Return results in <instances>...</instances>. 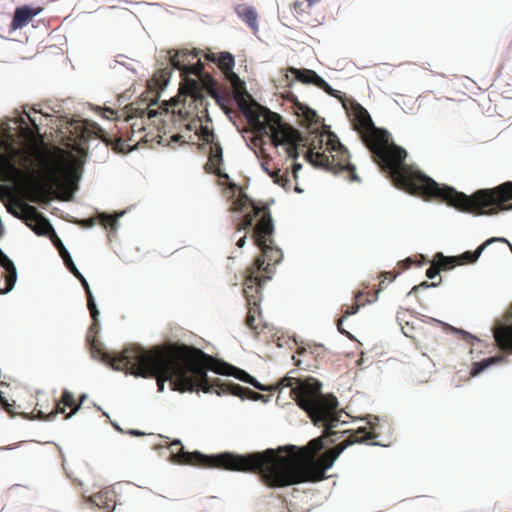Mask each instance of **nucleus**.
<instances>
[{"mask_svg": "<svg viewBox=\"0 0 512 512\" xmlns=\"http://www.w3.org/2000/svg\"><path fill=\"white\" fill-rule=\"evenodd\" d=\"M334 413L338 421L333 422L334 425L329 429V434L327 429L329 424L319 422L317 425L324 427L323 435L312 439L305 447L300 449L295 446H288L247 455L226 452L208 456L197 451L185 452L181 442L174 441L170 445L172 459L179 464L257 473L262 481L271 488L305 482H318L325 478L326 470L332 467L335 460L348 446L356 443L380 445L379 442L375 441L379 436L378 418L375 417V421L368 423L369 428H358L341 443L316 458V454L324 447V439L333 444L346 432V430H335L340 423L341 415L337 408Z\"/></svg>", "mask_w": 512, "mask_h": 512, "instance_id": "nucleus-1", "label": "nucleus"}, {"mask_svg": "<svg viewBox=\"0 0 512 512\" xmlns=\"http://www.w3.org/2000/svg\"><path fill=\"white\" fill-rule=\"evenodd\" d=\"M240 107L254 132L269 135L275 147L284 146L289 158H298L299 151L308 148L306 158L313 166L342 175L350 182H360L348 150L335 134L321 133L305 137L283 122L279 114L263 106L251 105L243 100Z\"/></svg>", "mask_w": 512, "mask_h": 512, "instance_id": "nucleus-2", "label": "nucleus"}, {"mask_svg": "<svg viewBox=\"0 0 512 512\" xmlns=\"http://www.w3.org/2000/svg\"><path fill=\"white\" fill-rule=\"evenodd\" d=\"M227 188L231 192V198H235L231 203L229 211L242 214L239 219L234 220L236 228L234 235L242 230H250L255 218L259 217L254 226L252 238L255 245L260 248L261 255L247 268L243 289L248 305L245 323L251 330L256 332L261 317L262 285L271 278L270 274L273 273L271 266L278 264L282 260L283 253L280 248L274 245V224L268 206L256 205L244 193L242 188L235 183H228Z\"/></svg>", "mask_w": 512, "mask_h": 512, "instance_id": "nucleus-3", "label": "nucleus"}, {"mask_svg": "<svg viewBox=\"0 0 512 512\" xmlns=\"http://www.w3.org/2000/svg\"><path fill=\"white\" fill-rule=\"evenodd\" d=\"M198 348L176 343L146 350L143 347L128 349L116 359V368H127L125 373L157 380L158 391L164 390L166 381L172 390L179 392L202 391Z\"/></svg>", "mask_w": 512, "mask_h": 512, "instance_id": "nucleus-4", "label": "nucleus"}, {"mask_svg": "<svg viewBox=\"0 0 512 512\" xmlns=\"http://www.w3.org/2000/svg\"><path fill=\"white\" fill-rule=\"evenodd\" d=\"M350 116L355 130L371 151L375 162L390 173L395 185L410 194L422 197L432 178L410 171L403 165L406 151L390 141V134L386 130L375 127L363 106L353 102Z\"/></svg>", "mask_w": 512, "mask_h": 512, "instance_id": "nucleus-5", "label": "nucleus"}, {"mask_svg": "<svg viewBox=\"0 0 512 512\" xmlns=\"http://www.w3.org/2000/svg\"><path fill=\"white\" fill-rule=\"evenodd\" d=\"M424 199L443 201L459 211L475 215H495L500 211L512 210V181H507L491 189H479L468 196L452 187L440 186L433 179L427 187Z\"/></svg>", "mask_w": 512, "mask_h": 512, "instance_id": "nucleus-6", "label": "nucleus"}, {"mask_svg": "<svg viewBox=\"0 0 512 512\" xmlns=\"http://www.w3.org/2000/svg\"><path fill=\"white\" fill-rule=\"evenodd\" d=\"M279 387H289L291 397L297 405L307 412L314 424L319 422L328 423L327 429L333 427V422L338 421L335 417V409L338 407L337 398L333 395L321 393V383L309 377L305 380L286 376L279 382Z\"/></svg>", "mask_w": 512, "mask_h": 512, "instance_id": "nucleus-7", "label": "nucleus"}, {"mask_svg": "<svg viewBox=\"0 0 512 512\" xmlns=\"http://www.w3.org/2000/svg\"><path fill=\"white\" fill-rule=\"evenodd\" d=\"M200 362L201 376H203L202 391L205 393H216L217 395L232 394L242 399L244 398H256L259 396L258 393L253 392L249 388L242 387L239 384L232 383L230 381L220 382L218 378L210 380L207 376V371H213L220 375H231L237 379L249 383L259 390L266 391L267 388L259 384L251 375L244 370L234 367L224 361L214 358L211 355L206 354L202 350L196 351Z\"/></svg>", "mask_w": 512, "mask_h": 512, "instance_id": "nucleus-8", "label": "nucleus"}, {"mask_svg": "<svg viewBox=\"0 0 512 512\" xmlns=\"http://www.w3.org/2000/svg\"><path fill=\"white\" fill-rule=\"evenodd\" d=\"M68 172L69 169L57 160H53L48 166L44 180L32 172L33 180L28 181L24 187L27 199L33 203H47L53 198L70 201L71 185L63 178Z\"/></svg>", "mask_w": 512, "mask_h": 512, "instance_id": "nucleus-9", "label": "nucleus"}, {"mask_svg": "<svg viewBox=\"0 0 512 512\" xmlns=\"http://www.w3.org/2000/svg\"><path fill=\"white\" fill-rule=\"evenodd\" d=\"M170 63L173 68L182 72L181 93L190 98V103L195 104L197 114L207 113L208 100L203 96L198 80L189 77L200 76L204 69L203 63L198 59V53L188 50L177 51L170 56Z\"/></svg>", "mask_w": 512, "mask_h": 512, "instance_id": "nucleus-10", "label": "nucleus"}, {"mask_svg": "<svg viewBox=\"0 0 512 512\" xmlns=\"http://www.w3.org/2000/svg\"><path fill=\"white\" fill-rule=\"evenodd\" d=\"M20 155V150L14 143L0 138V181H8L9 173L21 174L22 171L16 167L14 160ZM12 190L9 186L0 184V200L10 197Z\"/></svg>", "mask_w": 512, "mask_h": 512, "instance_id": "nucleus-11", "label": "nucleus"}, {"mask_svg": "<svg viewBox=\"0 0 512 512\" xmlns=\"http://www.w3.org/2000/svg\"><path fill=\"white\" fill-rule=\"evenodd\" d=\"M19 208L22 210L21 213L14 210L11 205L7 206V210L13 216L25 221L26 225L37 235L46 236L56 234L49 221L38 212L35 206L29 205L24 202H18Z\"/></svg>", "mask_w": 512, "mask_h": 512, "instance_id": "nucleus-12", "label": "nucleus"}, {"mask_svg": "<svg viewBox=\"0 0 512 512\" xmlns=\"http://www.w3.org/2000/svg\"><path fill=\"white\" fill-rule=\"evenodd\" d=\"M52 242L55 245V247L58 249L59 254H60L61 258L63 259L68 270L81 282L83 288L85 289L86 296H87V306L90 311V315L93 319V324L90 327V330H92L97 326L99 311L96 307L90 286H89L87 280L84 278V276L80 273V271L75 266L69 252L67 251L64 244L62 243V241L59 239V237L56 234L53 235Z\"/></svg>", "mask_w": 512, "mask_h": 512, "instance_id": "nucleus-13", "label": "nucleus"}, {"mask_svg": "<svg viewBox=\"0 0 512 512\" xmlns=\"http://www.w3.org/2000/svg\"><path fill=\"white\" fill-rule=\"evenodd\" d=\"M136 120L130 123L129 127L131 130V135L128 136L127 139H123L122 137H116L108 135L103 130H100V138L103 142L106 143L107 146H111L115 152L125 153L127 151L132 150L137 146L141 141L144 140L145 136H141V134L145 130L144 120L142 118H135Z\"/></svg>", "mask_w": 512, "mask_h": 512, "instance_id": "nucleus-14", "label": "nucleus"}, {"mask_svg": "<svg viewBox=\"0 0 512 512\" xmlns=\"http://www.w3.org/2000/svg\"><path fill=\"white\" fill-rule=\"evenodd\" d=\"M289 71L295 75L298 81L304 84H313L329 95L335 96V90L315 71L310 69H297L294 67H290Z\"/></svg>", "mask_w": 512, "mask_h": 512, "instance_id": "nucleus-15", "label": "nucleus"}, {"mask_svg": "<svg viewBox=\"0 0 512 512\" xmlns=\"http://www.w3.org/2000/svg\"><path fill=\"white\" fill-rule=\"evenodd\" d=\"M87 340L90 344L91 354L94 358L99 359L100 361L109 364L114 370H119V371H124V372H126L127 368H116L113 365L115 360L122 357L128 349L139 347L138 345H132L130 347L125 348L120 354L111 356L109 353L104 351L101 342H99L95 337H87Z\"/></svg>", "mask_w": 512, "mask_h": 512, "instance_id": "nucleus-16", "label": "nucleus"}, {"mask_svg": "<svg viewBox=\"0 0 512 512\" xmlns=\"http://www.w3.org/2000/svg\"><path fill=\"white\" fill-rule=\"evenodd\" d=\"M223 163V152L220 143L210 145L208 161L205 164V171L217 175L221 179H229V175L223 172L220 166Z\"/></svg>", "mask_w": 512, "mask_h": 512, "instance_id": "nucleus-17", "label": "nucleus"}, {"mask_svg": "<svg viewBox=\"0 0 512 512\" xmlns=\"http://www.w3.org/2000/svg\"><path fill=\"white\" fill-rule=\"evenodd\" d=\"M103 512H111L116 506V492L112 487H105L89 498Z\"/></svg>", "mask_w": 512, "mask_h": 512, "instance_id": "nucleus-18", "label": "nucleus"}, {"mask_svg": "<svg viewBox=\"0 0 512 512\" xmlns=\"http://www.w3.org/2000/svg\"><path fill=\"white\" fill-rule=\"evenodd\" d=\"M41 11V7L32 8L28 5L17 7L11 22V28L17 30L26 26Z\"/></svg>", "mask_w": 512, "mask_h": 512, "instance_id": "nucleus-19", "label": "nucleus"}, {"mask_svg": "<svg viewBox=\"0 0 512 512\" xmlns=\"http://www.w3.org/2000/svg\"><path fill=\"white\" fill-rule=\"evenodd\" d=\"M152 102H147L146 100H141L138 102H133L126 106L127 116L124 122H128L134 118H144L147 116L148 119L153 118L156 115V111L151 109Z\"/></svg>", "mask_w": 512, "mask_h": 512, "instance_id": "nucleus-20", "label": "nucleus"}, {"mask_svg": "<svg viewBox=\"0 0 512 512\" xmlns=\"http://www.w3.org/2000/svg\"><path fill=\"white\" fill-rule=\"evenodd\" d=\"M235 12L254 33L258 32V14L253 6L239 4L235 8Z\"/></svg>", "mask_w": 512, "mask_h": 512, "instance_id": "nucleus-21", "label": "nucleus"}, {"mask_svg": "<svg viewBox=\"0 0 512 512\" xmlns=\"http://www.w3.org/2000/svg\"><path fill=\"white\" fill-rule=\"evenodd\" d=\"M26 116L32 127L28 126L24 117H20L17 121L19 123L20 135L27 140H34L39 134L38 119L37 117L30 116L29 114H26Z\"/></svg>", "mask_w": 512, "mask_h": 512, "instance_id": "nucleus-22", "label": "nucleus"}, {"mask_svg": "<svg viewBox=\"0 0 512 512\" xmlns=\"http://www.w3.org/2000/svg\"><path fill=\"white\" fill-rule=\"evenodd\" d=\"M494 241H502V242L509 243L504 238H491V239H488L483 244H481L474 252L466 251L463 254H461L460 256H455L456 258H459L457 263L459 265H463V264H466V263H474V262H476L478 260V258L480 257L482 251L486 248V246H488L490 243H492Z\"/></svg>", "mask_w": 512, "mask_h": 512, "instance_id": "nucleus-23", "label": "nucleus"}, {"mask_svg": "<svg viewBox=\"0 0 512 512\" xmlns=\"http://www.w3.org/2000/svg\"><path fill=\"white\" fill-rule=\"evenodd\" d=\"M223 74L225 75V78L230 82L231 86L233 87L234 91L237 94L238 106H240V103L243 100H245L247 103H249L251 105L260 106L256 102H254V101L249 102L244 98V96L242 95V91L244 90V82L239 78V76L233 70L226 71ZM239 108H241V107H239ZM240 110H242V109H240ZM241 112L243 113V111H241Z\"/></svg>", "mask_w": 512, "mask_h": 512, "instance_id": "nucleus-24", "label": "nucleus"}, {"mask_svg": "<svg viewBox=\"0 0 512 512\" xmlns=\"http://www.w3.org/2000/svg\"><path fill=\"white\" fill-rule=\"evenodd\" d=\"M199 82V85L202 89V94H204V89L207 91V93L215 98L218 99V91H217V81L210 75V74H204V70L202 71L200 76H196ZM206 99L207 97L203 95Z\"/></svg>", "mask_w": 512, "mask_h": 512, "instance_id": "nucleus-25", "label": "nucleus"}, {"mask_svg": "<svg viewBox=\"0 0 512 512\" xmlns=\"http://www.w3.org/2000/svg\"><path fill=\"white\" fill-rule=\"evenodd\" d=\"M295 106L297 108V114L302 116L309 125L318 123V115L314 110L299 102H295Z\"/></svg>", "mask_w": 512, "mask_h": 512, "instance_id": "nucleus-26", "label": "nucleus"}, {"mask_svg": "<svg viewBox=\"0 0 512 512\" xmlns=\"http://www.w3.org/2000/svg\"><path fill=\"white\" fill-rule=\"evenodd\" d=\"M60 401L65 407L71 408L70 413L65 416V419L70 418L80 409V404L76 403L73 394L68 390L62 392Z\"/></svg>", "mask_w": 512, "mask_h": 512, "instance_id": "nucleus-27", "label": "nucleus"}, {"mask_svg": "<svg viewBox=\"0 0 512 512\" xmlns=\"http://www.w3.org/2000/svg\"><path fill=\"white\" fill-rule=\"evenodd\" d=\"M217 66L224 73L226 71L233 70L235 65V59L229 52H221L217 57Z\"/></svg>", "mask_w": 512, "mask_h": 512, "instance_id": "nucleus-28", "label": "nucleus"}, {"mask_svg": "<svg viewBox=\"0 0 512 512\" xmlns=\"http://www.w3.org/2000/svg\"><path fill=\"white\" fill-rule=\"evenodd\" d=\"M434 259L440 267V270H450L459 265L457 263L459 258H456L455 256H444L440 252L435 255Z\"/></svg>", "mask_w": 512, "mask_h": 512, "instance_id": "nucleus-29", "label": "nucleus"}, {"mask_svg": "<svg viewBox=\"0 0 512 512\" xmlns=\"http://www.w3.org/2000/svg\"><path fill=\"white\" fill-rule=\"evenodd\" d=\"M64 412H65V406L59 400V401L55 402L54 409L48 414L44 413L41 410H38L37 417L40 420L50 421V420H53L57 414L64 413Z\"/></svg>", "mask_w": 512, "mask_h": 512, "instance_id": "nucleus-30", "label": "nucleus"}, {"mask_svg": "<svg viewBox=\"0 0 512 512\" xmlns=\"http://www.w3.org/2000/svg\"><path fill=\"white\" fill-rule=\"evenodd\" d=\"M171 75V69L165 68L160 69L156 71L153 77V81L155 82V85L159 88H163L167 85L169 78Z\"/></svg>", "mask_w": 512, "mask_h": 512, "instance_id": "nucleus-31", "label": "nucleus"}, {"mask_svg": "<svg viewBox=\"0 0 512 512\" xmlns=\"http://www.w3.org/2000/svg\"><path fill=\"white\" fill-rule=\"evenodd\" d=\"M498 361L497 358H494V357H491V358H488V359H484L480 362H476L473 364V368L471 370V375L472 376H476L478 375L479 373H481L483 370H485L486 368H488L490 365L496 363Z\"/></svg>", "mask_w": 512, "mask_h": 512, "instance_id": "nucleus-32", "label": "nucleus"}, {"mask_svg": "<svg viewBox=\"0 0 512 512\" xmlns=\"http://www.w3.org/2000/svg\"><path fill=\"white\" fill-rule=\"evenodd\" d=\"M264 168L276 184H279L281 186L286 185V183L288 182L287 173L282 174L280 169L270 171L267 167Z\"/></svg>", "mask_w": 512, "mask_h": 512, "instance_id": "nucleus-33", "label": "nucleus"}, {"mask_svg": "<svg viewBox=\"0 0 512 512\" xmlns=\"http://www.w3.org/2000/svg\"><path fill=\"white\" fill-rule=\"evenodd\" d=\"M98 219L100 221V224L104 228L110 227L111 229H115L118 224L117 217L112 216V215H107L105 213L99 214Z\"/></svg>", "mask_w": 512, "mask_h": 512, "instance_id": "nucleus-34", "label": "nucleus"}, {"mask_svg": "<svg viewBox=\"0 0 512 512\" xmlns=\"http://www.w3.org/2000/svg\"><path fill=\"white\" fill-rule=\"evenodd\" d=\"M215 138V134L208 127H201V139L204 142H206L209 145H212L213 143H218L217 141H215Z\"/></svg>", "mask_w": 512, "mask_h": 512, "instance_id": "nucleus-35", "label": "nucleus"}, {"mask_svg": "<svg viewBox=\"0 0 512 512\" xmlns=\"http://www.w3.org/2000/svg\"><path fill=\"white\" fill-rule=\"evenodd\" d=\"M440 271H441L440 267L438 266L436 260L434 259L433 263L431 264V266L426 271V276L429 279H433V278H435L436 276L439 275Z\"/></svg>", "mask_w": 512, "mask_h": 512, "instance_id": "nucleus-36", "label": "nucleus"}, {"mask_svg": "<svg viewBox=\"0 0 512 512\" xmlns=\"http://www.w3.org/2000/svg\"><path fill=\"white\" fill-rule=\"evenodd\" d=\"M441 283V277H439L438 281L437 282H431V283H428L427 281H423L422 283H420L419 285H415L411 292L410 293H416L419 289H422V288H429V287H436L438 286L439 284Z\"/></svg>", "mask_w": 512, "mask_h": 512, "instance_id": "nucleus-37", "label": "nucleus"}, {"mask_svg": "<svg viewBox=\"0 0 512 512\" xmlns=\"http://www.w3.org/2000/svg\"><path fill=\"white\" fill-rule=\"evenodd\" d=\"M400 272H397V273H393V272H383L381 274V278H383L381 281H380V289H383L384 288V281L385 279H389V282H392L396 277L397 275L399 274Z\"/></svg>", "mask_w": 512, "mask_h": 512, "instance_id": "nucleus-38", "label": "nucleus"}, {"mask_svg": "<svg viewBox=\"0 0 512 512\" xmlns=\"http://www.w3.org/2000/svg\"><path fill=\"white\" fill-rule=\"evenodd\" d=\"M97 218L90 217L88 219H82L77 222L78 225H80L83 228H91L96 224Z\"/></svg>", "mask_w": 512, "mask_h": 512, "instance_id": "nucleus-39", "label": "nucleus"}, {"mask_svg": "<svg viewBox=\"0 0 512 512\" xmlns=\"http://www.w3.org/2000/svg\"><path fill=\"white\" fill-rule=\"evenodd\" d=\"M358 310H359V305L357 303L352 306H348L343 312V317L346 318L350 315H354L358 312Z\"/></svg>", "mask_w": 512, "mask_h": 512, "instance_id": "nucleus-40", "label": "nucleus"}, {"mask_svg": "<svg viewBox=\"0 0 512 512\" xmlns=\"http://www.w3.org/2000/svg\"><path fill=\"white\" fill-rule=\"evenodd\" d=\"M0 405H2V407L5 409L6 412H8L9 414H13V411H12V407L13 405L8 403L7 400H5L4 397H2L0 395Z\"/></svg>", "mask_w": 512, "mask_h": 512, "instance_id": "nucleus-41", "label": "nucleus"}, {"mask_svg": "<svg viewBox=\"0 0 512 512\" xmlns=\"http://www.w3.org/2000/svg\"><path fill=\"white\" fill-rule=\"evenodd\" d=\"M412 263H414V261L412 258L408 257L404 261L399 262L398 265L400 266L401 270H406L410 268Z\"/></svg>", "mask_w": 512, "mask_h": 512, "instance_id": "nucleus-42", "label": "nucleus"}, {"mask_svg": "<svg viewBox=\"0 0 512 512\" xmlns=\"http://www.w3.org/2000/svg\"><path fill=\"white\" fill-rule=\"evenodd\" d=\"M345 317H341L337 320V329L341 334L349 335V333L343 328V320Z\"/></svg>", "mask_w": 512, "mask_h": 512, "instance_id": "nucleus-43", "label": "nucleus"}, {"mask_svg": "<svg viewBox=\"0 0 512 512\" xmlns=\"http://www.w3.org/2000/svg\"><path fill=\"white\" fill-rule=\"evenodd\" d=\"M218 56H219V54H217V53L208 52V53L205 54V59L210 61V62L217 63V57Z\"/></svg>", "mask_w": 512, "mask_h": 512, "instance_id": "nucleus-44", "label": "nucleus"}, {"mask_svg": "<svg viewBox=\"0 0 512 512\" xmlns=\"http://www.w3.org/2000/svg\"><path fill=\"white\" fill-rule=\"evenodd\" d=\"M246 238H247V233H245L243 236H241L237 242H236V245L239 247V248H242L245 243H246Z\"/></svg>", "mask_w": 512, "mask_h": 512, "instance_id": "nucleus-45", "label": "nucleus"}, {"mask_svg": "<svg viewBox=\"0 0 512 512\" xmlns=\"http://www.w3.org/2000/svg\"><path fill=\"white\" fill-rule=\"evenodd\" d=\"M301 169V164L299 163H295L293 165V174H294V177L296 178L297 177V172L298 170Z\"/></svg>", "mask_w": 512, "mask_h": 512, "instance_id": "nucleus-46", "label": "nucleus"}, {"mask_svg": "<svg viewBox=\"0 0 512 512\" xmlns=\"http://www.w3.org/2000/svg\"><path fill=\"white\" fill-rule=\"evenodd\" d=\"M302 5H303V3H302V2H301V3L295 2V3H294V9H295V11H296V12H298V9H299V10H301Z\"/></svg>", "mask_w": 512, "mask_h": 512, "instance_id": "nucleus-47", "label": "nucleus"}, {"mask_svg": "<svg viewBox=\"0 0 512 512\" xmlns=\"http://www.w3.org/2000/svg\"><path fill=\"white\" fill-rule=\"evenodd\" d=\"M307 3H308V6L311 7L313 6L314 4H316L319 0H306Z\"/></svg>", "mask_w": 512, "mask_h": 512, "instance_id": "nucleus-48", "label": "nucleus"}, {"mask_svg": "<svg viewBox=\"0 0 512 512\" xmlns=\"http://www.w3.org/2000/svg\"><path fill=\"white\" fill-rule=\"evenodd\" d=\"M84 137V130H81V132L77 135H75L74 137V140H76L77 138H83Z\"/></svg>", "mask_w": 512, "mask_h": 512, "instance_id": "nucleus-49", "label": "nucleus"}, {"mask_svg": "<svg viewBox=\"0 0 512 512\" xmlns=\"http://www.w3.org/2000/svg\"><path fill=\"white\" fill-rule=\"evenodd\" d=\"M85 399H86V395H85V394H82V395L80 396V399H79V403H78V404H80V405H81Z\"/></svg>", "mask_w": 512, "mask_h": 512, "instance_id": "nucleus-50", "label": "nucleus"}, {"mask_svg": "<svg viewBox=\"0 0 512 512\" xmlns=\"http://www.w3.org/2000/svg\"><path fill=\"white\" fill-rule=\"evenodd\" d=\"M363 296V293L359 292L357 295H356V300L359 301L360 298Z\"/></svg>", "mask_w": 512, "mask_h": 512, "instance_id": "nucleus-51", "label": "nucleus"}, {"mask_svg": "<svg viewBox=\"0 0 512 512\" xmlns=\"http://www.w3.org/2000/svg\"><path fill=\"white\" fill-rule=\"evenodd\" d=\"M179 137H180V135H178V134H177V135H174V136L172 137V139H173V140H175V141H177Z\"/></svg>", "mask_w": 512, "mask_h": 512, "instance_id": "nucleus-52", "label": "nucleus"}, {"mask_svg": "<svg viewBox=\"0 0 512 512\" xmlns=\"http://www.w3.org/2000/svg\"><path fill=\"white\" fill-rule=\"evenodd\" d=\"M131 434H134V435H142V434H141L140 432H138V431H133V432H131Z\"/></svg>", "mask_w": 512, "mask_h": 512, "instance_id": "nucleus-53", "label": "nucleus"}, {"mask_svg": "<svg viewBox=\"0 0 512 512\" xmlns=\"http://www.w3.org/2000/svg\"><path fill=\"white\" fill-rule=\"evenodd\" d=\"M107 111H108L110 114H112V115L114 114V111H113V110H111V109H108Z\"/></svg>", "mask_w": 512, "mask_h": 512, "instance_id": "nucleus-54", "label": "nucleus"}]
</instances>
